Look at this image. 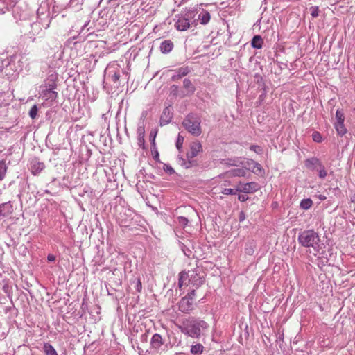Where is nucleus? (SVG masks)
Wrapping results in <instances>:
<instances>
[{"label":"nucleus","instance_id":"obj_29","mask_svg":"<svg viewBox=\"0 0 355 355\" xmlns=\"http://www.w3.org/2000/svg\"><path fill=\"white\" fill-rule=\"evenodd\" d=\"M38 108L36 105H34L29 111V116L32 119L36 118L37 115Z\"/></svg>","mask_w":355,"mask_h":355},{"label":"nucleus","instance_id":"obj_35","mask_svg":"<svg viewBox=\"0 0 355 355\" xmlns=\"http://www.w3.org/2000/svg\"><path fill=\"white\" fill-rule=\"evenodd\" d=\"M184 138L183 137L179 135L176 142V146L178 149L181 148L183 144Z\"/></svg>","mask_w":355,"mask_h":355},{"label":"nucleus","instance_id":"obj_39","mask_svg":"<svg viewBox=\"0 0 355 355\" xmlns=\"http://www.w3.org/2000/svg\"><path fill=\"white\" fill-rule=\"evenodd\" d=\"M238 199L241 202H245L248 199V197L245 195H239Z\"/></svg>","mask_w":355,"mask_h":355},{"label":"nucleus","instance_id":"obj_37","mask_svg":"<svg viewBox=\"0 0 355 355\" xmlns=\"http://www.w3.org/2000/svg\"><path fill=\"white\" fill-rule=\"evenodd\" d=\"M121 75L119 71L114 72V73L112 76V80L114 83L117 82L120 79Z\"/></svg>","mask_w":355,"mask_h":355},{"label":"nucleus","instance_id":"obj_38","mask_svg":"<svg viewBox=\"0 0 355 355\" xmlns=\"http://www.w3.org/2000/svg\"><path fill=\"white\" fill-rule=\"evenodd\" d=\"M250 148L251 150H253L257 153H259L261 151V148L257 145H252Z\"/></svg>","mask_w":355,"mask_h":355},{"label":"nucleus","instance_id":"obj_16","mask_svg":"<svg viewBox=\"0 0 355 355\" xmlns=\"http://www.w3.org/2000/svg\"><path fill=\"white\" fill-rule=\"evenodd\" d=\"M320 162H321L318 158L312 157L305 161V166L309 169L315 170Z\"/></svg>","mask_w":355,"mask_h":355},{"label":"nucleus","instance_id":"obj_20","mask_svg":"<svg viewBox=\"0 0 355 355\" xmlns=\"http://www.w3.org/2000/svg\"><path fill=\"white\" fill-rule=\"evenodd\" d=\"M44 164L42 162H40L37 160L32 162L31 169L33 174H36L43 170Z\"/></svg>","mask_w":355,"mask_h":355},{"label":"nucleus","instance_id":"obj_3","mask_svg":"<svg viewBox=\"0 0 355 355\" xmlns=\"http://www.w3.org/2000/svg\"><path fill=\"white\" fill-rule=\"evenodd\" d=\"M299 243L304 247H313L318 244L319 236L313 230H309L302 232L298 236Z\"/></svg>","mask_w":355,"mask_h":355},{"label":"nucleus","instance_id":"obj_33","mask_svg":"<svg viewBox=\"0 0 355 355\" xmlns=\"http://www.w3.org/2000/svg\"><path fill=\"white\" fill-rule=\"evenodd\" d=\"M312 138L315 142H320L322 141V136L318 132H314L312 135Z\"/></svg>","mask_w":355,"mask_h":355},{"label":"nucleus","instance_id":"obj_32","mask_svg":"<svg viewBox=\"0 0 355 355\" xmlns=\"http://www.w3.org/2000/svg\"><path fill=\"white\" fill-rule=\"evenodd\" d=\"M189 69L188 68H180L178 70V78H181L182 76H184L189 73Z\"/></svg>","mask_w":355,"mask_h":355},{"label":"nucleus","instance_id":"obj_18","mask_svg":"<svg viewBox=\"0 0 355 355\" xmlns=\"http://www.w3.org/2000/svg\"><path fill=\"white\" fill-rule=\"evenodd\" d=\"M211 15L209 12L207 10H203L200 14L198 15V20H200V24L202 25H205L208 24L210 21Z\"/></svg>","mask_w":355,"mask_h":355},{"label":"nucleus","instance_id":"obj_7","mask_svg":"<svg viewBox=\"0 0 355 355\" xmlns=\"http://www.w3.org/2000/svg\"><path fill=\"white\" fill-rule=\"evenodd\" d=\"M259 189V186L257 182H251L248 183H242L241 182H239L236 191L245 193H252L257 191Z\"/></svg>","mask_w":355,"mask_h":355},{"label":"nucleus","instance_id":"obj_41","mask_svg":"<svg viewBox=\"0 0 355 355\" xmlns=\"http://www.w3.org/2000/svg\"><path fill=\"white\" fill-rule=\"evenodd\" d=\"M47 260L49 261L53 262L55 260V256L51 254H49L47 257Z\"/></svg>","mask_w":355,"mask_h":355},{"label":"nucleus","instance_id":"obj_6","mask_svg":"<svg viewBox=\"0 0 355 355\" xmlns=\"http://www.w3.org/2000/svg\"><path fill=\"white\" fill-rule=\"evenodd\" d=\"M202 152V144L198 141H192L189 145V149L187 153V158L189 163H191L192 159L198 156L200 153Z\"/></svg>","mask_w":355,"mask_h":355},{"label":"nucleus","instance_id":"obj_19","mask_svg":"<svg viewBox=\"0 0 355 355\" xmlns=\"http://www.w3.org/2000/svg\"><path fill=\"white\" fill-rule=\"evenodd\" d=\"M263 41L260 35H254L252 40L251 45L253 48L259 49L262 48Z\"/></svg>","mask_w":355,"mask_h":355},{"label":"nucleus","instance_id":"obj_8","mask_svg":"<svg viewBox=\"0 0 355 355\" xmlns=\"http://www.w3.org/2000/svg\"><path fill=\"white\" fill-rule=\"evenodd\" d=\"M190 26L191 24L189 23V16L187 17L186 15L179 17L175 23V27L180 31H187Z\"/></svg>","mask_w":355,"mask_h":355},{"label":"nucleus","instance_id":"obj_34","mask_svg":"<svg viewBox=\"0 0 355 355\" xmlns=\"http://www.w3.org/2000/svg\"><path fill=\"white\" fill-rule=\"evenodd\" d=\"M178 221L179 224H180V225H182V227H184V226H185V225H187V223H188V220H187V218H184V217H183V216H179V217L178 218Z\"/></svg>","mask_w":355,"mask_h":355},{"label":"nucleus","instance_id":"obj_23","mask_svg":"<svg viewBox=\"0 0 355 355\" xmlns=\"http://www.w3.org/2000/svg\"><path fill=\"white\" fill-rule=\"evenodd\" d=\"M315 170L318 171L319 177L322 179L325 178L326 176L327 175V172L325 169V167L324 165H322L321 162L320 163V165H318V167H317Z\"/></svg>","mask_w":355,"mask_h":355},{"label":"nucleus","instance_id":"obj_36","mask_svg":"<svg viewBox=\"0 0 355 355\" xmlns=\"http://www.w3.org/2000/svg\"><path fill=\"white\" fill-rule=\"evenodd\" d=\"M311 15L313 17H317L319 15V10L318 7H312Z\"/></svg>","mask_w":355,"mask_h":355},{"label":"nucleus","instance_id":"obj_24","mask_svg":"<svg viewBox=\"0 0 355 355\" xmlns=\"http://www.w3.org/2000/svg\"><path fill=\"white\" fill-rule=\"evenodd\" d=\"M335 128L339 135H343L346 133V128L344 125V122H336L335 123Z\"/></svg>","mask_w":355,"mask_h":355},{"label":"nucleus","instance_id":"obj_5","mask_svg":"<svg viewBox=\"0 0 355 355\" xmlns=\"http://www.w3.org/2000/svg\"><path fill=\"white\" fill-rule=\"evenodd\" d=\"M195 296V290L190 291L187 296L182 297L179 304V310L182 313H189L193 309V298Z\"/></svg>","mask_w":355,"mask_h":355},{"label":"nucleus","instance_id":"obj_10","mask_svg":"<svg viewBox=\"0 0 355 355\" xmlns=\"http://www.w3.org/2000/svg\"><path fill=\"white\" fill-rule=\"evenodd\" d=\"M55 89V85L53 86L51 88L43 90L42 92V98L45 101H55L58 97V93L54 91Z\"/></svg>","mask_w":355,"mask_h":355},{"label":"nucleus","instance_id":"obj_4","mask_svg":"<svg viewBox=\"0 0 355 355\" xmlns=\"http://www.w3.org/2000/svg\"><path fill=\"white\" fill-rule=\"evenodd\" d=\"M182 125L189 132L194 136H199L202 133L200 121L191 115L187 116L182 122Z\"/></svg>","mask_w":355,"mask_h":355},{"label":"nucleus","instance_id":"obj_26","mask_svg":"<svg viewBox=\"0 0 355 355\" xmlns=\"http://www.w3.org/2000/svg\"><path fill=\"white\" fill-rule=\"evenodd\" d=\"M203 346L198 343L191 346V352L194 354H200L203 352Z\"/></svg>","mask_w":355,"mask_h":355},{"label":"nucleus","instance_id":"obj_11","mask_svg":"<svg viewBox=\"0 0 355 355\" xmlns=\"http://www.w3.org/2000/svg\"><path fill=\"white\" fill-rule=\"evenodd\" d=\"M172 119V113L171 112V109L169 107H166L164 109L162 114L160 117V125H164L168 124Z\"/></svg>","mask_w":355,"mask_h":355},{"label":"nucleus","instance_id":"obj_17","mask_svg":"<svg viewBox=\"0 0 355 355\" xmlns=\"http://www.w3.org/2000/svg\"><path fill=\"white\" fill-rule=\"evenodd\" d=\"M183 87L187 90V94L191 95L195 92V87L189 79H184L183 81Z\"/></svg>","mask_w":355,"mask_h":355},{"label":"nucleus","instance_id":"obj_9","mask_svg":"<svg viewBox=\"0 0 355 355\" xmlns=\"http://www.w3.org/2000/svg\"><path fill=\"white\" fill-rule=\"evenodd\" d=\"M12 212V205L10 202L0 205V220L9 217Z\"/></svg>","mask_w":355,"mask_h":355},{"label":"nucleus","instance_id":"obj_14","mask_svg":"<svg viewBox=\"0 0 355 355\" xmlns=\"http://www.w3.org/2000/svg\"><path fill=\"white\" fill-rule=\"evenodd\" d=\"M138 145L140 148H144L145 144V129L144 126H139L137 130Z\"/></svg>","mask_w":355,"mask_h":355},{"label":"nucleus","instance_id":"obj_43","mask_svg":"<svg viewBox=\"0 0 355 355\" xmlns=\"http://www.w3.org/2000/svg\"><path fill=\"white\" fill-rule=\"evenodd\" d=\"M231 165H233V166H238L239 164L237 163H232Z\"/></svg>","mask_w":355,"mask_h":355},{"label":"nucleus","instance_id":"obj_25","mask_svg":"<svg viewBox=\"0 0 355 355\" xmlns=\"http://www.w3.org/2000/svg\"><path fill=\"white\" fill-rule=\"evenodd\" d=\"M7 168L6 162L4 160L0 161V181L5 178Z\"/></svg>","mask_w":355,"mask_h":355},{"label":"nucleus","instance_id":"obj_12","mask_svg":"<svg viewBox=\"0 0 355 355\" xmlns=\"http://www.w3.org/2000/svg\"><path fill=\"white\" fill-rule=\"evenodd\" d=\"M225 175L228 178L244 177L246 175V170L244 168V167L240 168H234L226 172Z\"/></svg>","mask_w":355,"mask_h":355},{"label":"nucleus","instance_id":"obj_15","mask_svg":"<svg viewBox=\"0 0 355 355\" xmlns=\"http://www.w3.org/2000/svg\"><path fill=\"white\" fill-rule=\"evenodd\" d=\"M250 163H251V164L254 165L252 171L253 173H254L257 175L261 176V177H263L265 175V171H264L263 168L259 163H257V162H255L254 160H251L250 162Z\"/></svg>","mask_w":355,"mask_h":355},{"label":"nucleus","instance_id":"obj_2","mask_svg":"<svg viewBox=\"0 0 355 355\" xmlns=\"http://www.w3.org/2000/svg\"><path fill=\"white\" fill-rule=\"evenodd\" d=\"M178 327L183 334L192 338H198L200 336L201 329H207L208 324L204 320L189 318L182 320V324Z\"/></svg>","mask_w":355,"mask_h":355},{"label":"nucleus","instance_id":"obj_21","mask_svg":"<svg viewBox=\"0 0 355 355\" xmlns=\"http://www.w3.org/2000/svg\"><path fill=\"white\" fill-rule=\"evenodd\" d=\"M151 343L154 347L159 348L163 344L162 336L158 334H154L151 340Z\"/></svg>","mask_w":355,"mask_h":355},{"label":"nucleus","instance_id":"obj_13","mask_svg":"<svg viewBox=\"0 0 355 355\" xmlns=\"http://www.w3.org/2000/svg\"><path fill=\"white\" fill-rule=\"evenodd\" d=\"M173 42L170 40H166L160 44V51L162 53H168L173 50Z\"/></svg>","mask_w":355,"mask_h":355},{"label":"nucleus","instance_id":"obj_31","mask_svg":"<svg viewBox=\"0 0 355 355\" xmlns=\"http://www.w3.org/2000/svg\"><path fill=\"white\" fill-rule=\"evenodd\" d=\"M236 189H223L221 193L224 195H234L236 193Z\"/></svg>","mask_w":355,"mask_h":355},{"label":"nucleus","instance_id":"obj_28","mask_svg":"<svg viewBox=\"0 0 355 355\" xmlns=\"http://www.w3.org/2000/svg\"><path fill=\"white\" fill-rule=\"evenodd\" d=\"M251 160L252 159H248L244 162H240V164L244 167V168L246 170V171H252L254 165H252V164H251V163H250V162Z\"/></svg>","mask_w":355,"mask_h":355},{"label":"nucleus","instance_id":"obj_30","mask_svg":"<svg viewBox=\"0 0 355 355\" xmlns=\"http://www.w3.org/2000/svg\"><path fill=\"white\" fill-rule=\"evenodd\" d=\"M336 119L337 122H344L345 116L343 112L338 110L336 112Z\"/></svg>","mask_w":355,"mask_h":355},{"label":"nucleus","instance_id":"obj_42","mask_svg":"<svg viewBox=\"0 0 355 355\" xmlns=\"http://www.w3.org/2000/svg\"><path fill=\"white\" fill-rule=\"evenodd\" d=\"M171 89H173V91H177V90H178V87L177 85H173V86L171 87Z\"/></svg>","mask_w":355,"mask_h":355},{"label":"nucleus","instance_id":"obj_40","mask_svg":"<svg viewBox=\"0 0 355 355\" xmlns=\"http://www.w3.org/2000/svg\"><path fill=\"white\" fill-rule=\"evenodd\" d=\"M142 288L141 282L140 279H139L137 282L136 289L138 292H141Z\"/></svg>","mask_w":355,"mask_h":355},{"label":"nucleus","instance_id":"obj_27","mask_svg":"<svg viewBox=\"0 0 355 355\" xmlns=\"http://www.w3.org/2000/svg\"><path fill=\"white\" fill-rule=\"evenodd\" d=\"M313 205V201L310 198L303 199L300 202V207L303 209H309Z\"/></svg>","mask_w":355,"mask_h":355},{"label":"nucleus","instance_id":"obj_22","mask_svg":"<svg viewBox=\"0 0 355 355\" xmlns=\"http://www.w3.org/2000/svg\"><path fill=\"white\" fill-rule=\"evenodd\" d=\"M44 352L46 355H58L54 347L48 343L44 344Z\"/></svg>","mask_w":355,"mask_h":355},{"label":"nucleus","instance_id":"obj_1","mask_svg":"<svg viewBox=\"0 0 355 355\" xmlns=\"http://www.w3.org/2000/svg\"><path fill=\"white\" fill-rule=\"evenodd\" d=\"M204 282L203 277L200 275V270L198 268L193 270L182 271L179 275L178 286L189 287L191 291L198 288Z\"/></svg>","mask_w":355,"mask_h":355}]
</instances>
